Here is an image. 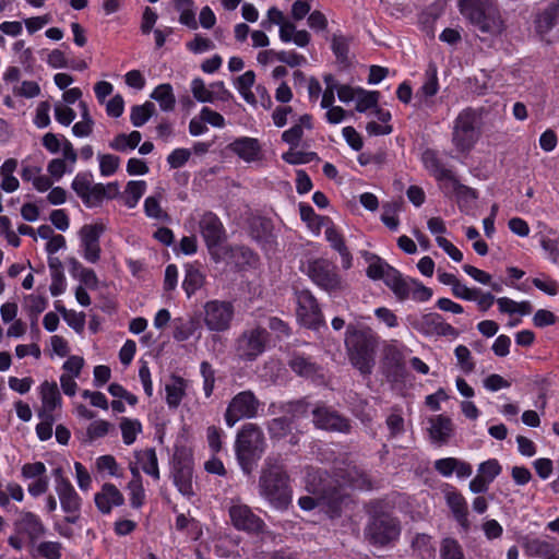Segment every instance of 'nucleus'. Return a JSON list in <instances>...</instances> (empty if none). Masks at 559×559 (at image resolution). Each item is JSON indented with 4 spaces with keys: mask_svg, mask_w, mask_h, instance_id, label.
Listing matches in <instances>:
<instances>
[{
    "mask_svg": "<svg viewBox=\"0 0 559 559\" xmlns=\"http://www.w3.org/2000/svg\"><path fill=\"white\" fill-rule=\"evenodd\" d=\"M361 257L368 263L367 276L371 280H382L399 300L413 299L418 302L428 301L432 290L419 281L404 277L396 269L383 259L369 251H361Z\"/></svg>",
    "mask_w": 559,
    "mask_h": 559,
    "instance_id": "1",
    "label": "nucleus"
},
{
    "mask_svg": "<svg viewBox=\"0 0 559 559\" xmlns=\"http://www.w3.org/2000/svg\"><path fill=\"white\" fill-rule=\"evenodd\" d=\"M361 257L368 263L367 276L371 280H382L399 300L413 299L418 302L428 301L432 290L419 281L404 277L396 269L383 259L369 251H361Z\"/></svg>",
    "mask_w": 559,
    "mask_h": 559,
    "instance_id": "2",
    "label": "nucleus"
},
{
    "mask_svg": "<svg viewBox=\"0 0 559 559\" xmlns=\"http://www.w3.org/2000/svg\"><path fill=\"white\" fill-rule=\"evenodd\" d=\"M457 8L466 24L481 39L500 37L507 31L498 0H457Z\"/></svg>",
    "mask_w": 559,
    "mask_h": 559,
    "instance_id": "3",
    "label": "nucleus"
},
{
    "mask_svg": "<svg viewBox=\"0 0 559 559\" xmlns=\"http://www.w3.org/2000/svg\"><path fill=\"white\" fill-rule=\"evenodd\" d=\"M345 348L349 362L362 376H370L376 365L379 340L369 329L348 325L345 334Z\"/></svg>",
    "mask_w": 559,
    "mask_h": 559,
    "instance_id": "4",
    "label": "nucleus"
},
{
    "mask_svg": "<svg viewBox=\"0 0 559 559\" xmlns=\"http://www.w3.org/2000/svg\"><path fill=\"white\" fill-rule=\"evenodd\" d=\"M259 493L275 509H286L292 502L288 476L282 465L267 457L259 478Z\"/></svg>",
    "mask_w": 559,
    "mask_h": 559,
    "instance_id": "5",
    "label": "nucleus"
},
{
    "mask_svg": "<svg viewBox=\"0 0 559 559\" xmlns=\"http://www.w3.org/2000/svg\"><path fill=\"white\" fill-rule=\"evenodd\" d=\"M481 111L472 107L462 109L453 120L451 142L459 153H469L481 136Z\"/></svg>",
    "mask_w": 559,
    "mask_h": 559,
    "instance_id": "6",
    "label": "nucleus"
},
{
    "mask_svg": "<svg viewBox=\"0 0 559 559\" xmlns=\"http://www.w3.org/2000/svg\"><path fill=\"white\" fill-rule=\"evenodd\" d=\"M264 450L265 439L262 429L252 423L245 424L238 431L235 442L237 460L245 473L252 472Z\"/></svg>",
    "mask_w": 559,
    "mask_h": 559,
    "instance_id": "7",
    "label": "nucleus"
},
{
    "mask_svg": "<svg viewBox=\"0 0 559 559\" xmlns=\"http://www.w3.org/2000/svg\"><path fill=\"white\" fill-rule=\"evenodd\" d=\"M306 488L316 497L305 496L299 498L298 504L302 510L310 511L321 503L329 504L336 509L343 500V496L336 487L330 485L329 479L323 477L320 471H311L306 476Z\"/></svg>",
    "mask_w": 559,
    "mask_h": 559,
    "instance_id": "8",
    "label": "nucleus"
},
{
    "mask_svg": "<svg viewBox=\"0 0 559 559\" xmlns=\"http://www.w3.org/2000/svg\"><path fill=\"white\" fill-rule=\"evenodd\" d=\"M304 272L320 289L328 294H336L347 288V283L340 274L335 263L326 258L308 260Z\"/></svg>",
    "mask_w": 559,
    "mask_h": 559,
    "instance_id": "9",
    "label": "nucleus"
},
{
    "mask_svg": "<svg viewBox=\"0 0 559 559\" xmlns=\"http://www.w3.org/2000/svg\"><path fill=\"white\" fill-rule=\"evenodd\" d=\"M400 534L399 520L388 512H373L365 528L366 539L374 546H386L395 542Z\"/></svg>",
    "mask_w": 559,
    "mask_h": 559,
    "instance_id": "10",
    "label": "nucleus"
},
{
    "mask_svg": "<svg viewBox=\"0 0 559 559\" xmlns=\"http://www.w3.org/2000/svg\"><path fill=\"white\" fill-rule=\"evenodd\" d=\"M55 491L61 510L66 513L64 521L75 524L80 519L83 500L71 481L62 475L61 468L55 471Z\"/></svg>",
    "mask_w": 559,
    "mask_h": 559,
    "instance_id": "11",
    "label": "nucleus"
},
{
    "mask_svg": "<svg viewBox=\"0 0 559 559\" xmlns=\"http://www.w3.org/2000/svg\"><path fill=\"white\" fill-rule=\"evenodd\" d=\"M261 405L252 391L246 390L237 393L227 405L224 416L226 425L234 427L241 419L258 417Z\"/></svg>",
    "mask_w": 559,
    "mask_h": 559,
    "instance_id": "12",
    "label": "nucleus"
},
{
    "mask_svg": "<svg viewBox=\"0 0 559 559\" xmlns=\"http://www.w3.org/2000/svg\"><path fill=\"white\" fill-rule=\"evenodd\" d=\"M203 321L210 331L224 332L230 328L235 310L230 301L210 300L204 305Z\"/></svg>",
    "mask_w": 559,
    "mask_h": 559,
    "instance_id": "13",
    "label": "nucleus"
},
{
    "mask_svg": "<svg viewBox=\"0 0 559 559\" xmlns=\"http://www.w3.org/2000/svg\"><path fill=\"white\" fill-rule=\"evenodd\" d=\"M234 527L250 534H259L265 531L264 521L253 513L251 508L239 500H231L228 509Z\"/></svg>",
    "mask_w": 559,
    "mask_h": 559,
    "instance_id": "14",
    "label": "nucleus"
},
{
    "mask_svg": "<svg viewBox=\"0 0 559 559\" xmlns=\"http://www.w3.org/2000/svg\"><path fill=\"white\" fill-rule=\"evenodd\" d=\"M266 341L267 332L264 329L245 331L237 338L236 354L242 360L252 361L264 352Z\"/></svg>",
    "mask_w": 559,
    "mask_h": 559,
    "instance_id": "15",
    "label": "nucleus"
},
{
    "mask_svg": "<svg viewBox=\"0 0 559 559\" xmlns=\"http://www.w3.org/2000/svg\"><path fill=\"white\" fill-rule=\"evenodd\" d=\"M198 225L210 254H216L225 238V228L219 217L212 212H204L200 215Z\"/></svg>",
    "mask_w": 559,
    "mask_h": 559,
    "instance_id": "16",
    "label": "nucleus"
},
{
    "mask_svg": "<svg viewBox=\"0 0 559 559\" xmlns=\"http://www.w3.org/2000/svg\"><path fill=\"white\" fill-rule=\"evenodd\" d=\"M297 317L302 325L318 329L323 324V316L316 297L310 290L297 293Z\"/></svg>",
    "mask_w": 559,
    "mask_h": 559,
    "instance_id": "17",
    "label": "nucleus"
},
{
    "mask_svg": "<svg viewBox=\"0 0 559 559\" xmlns=\"http://www.w3.org/2000/svg\"><path fill=\"white\" fill-rule=\"evenodd\" d=\"M105 229L103 223H95L84 225L79 233L82 255L90 263H96L100 258L99 238Z\"/></svg>",
    "mask_w": 559,
    "mask_h": 559,
    "instance_id": "18",
    "label": "nucleus"
},
{
    "mask_svg": "<svg viewBox=\"0 0 559 559\" xmlns=\"http://www.w3.org/2000/svg\"><path fill=\"white\" fill-rule=\"evenodd\" d=\"M414 328L426 336H449L453 338L459 336V331L436 312L423 314L416 320Z\"/></svg>",
    "mask_w": 559,
    "mask_h": 559,
    "instance_id": "19",
    "label": "nucleus"
},
{
    "mask_svg": "<svg viewBox=\"0 0 559 559\" xmlns=\"http://www.w3.org/2000/svg\"><path fill=\"white\" fill-rule=\"evenodd\" d=\"M211 257L216 263L225 262L239 269L252 265L257 260L255 254L245 246H221L216 254Z\"/></svg>",
    "mask_w": 559,
    "mask_h": 559,
    "instance_id": "20",
    "label": "nucleus"
},
{
    "mask_svg": "<svg viewBox=\"0 0 559 559\" xmlns=\"http://www.w3.org/2000/svg\"><path fill=\"white\" fill-rule=\"evenodd\" d=\"M227 148L246 163L260 162L263 157L262 146L255 138H237L228 144Z\"/></svg>",
    "mask_w": 559,
    "mask_h": 559,
    "instance_id": "21",
    "label": "nucleus"
},
{
    "mask_svg": "<svg viewBox=\"0 0 559 559\" xmlns=\"http://www.w3.org/2000/svg\"><path fill=\"white\" fill-rule=\"evenodd\" d=\"M14 527L17 534L25 535L32 544L46 532L41 519L31 511H21L19 519L14 522Z\"/></svg>",
    "mask_w": 559,
    "mask_h": 559,
    "instance_id": "22",
    "label": "nucleus"
},
{
    "mask_svg": "<svg viewBox=\"0 0 559 559\" xmlns=\"http://www.w3.org/2000/svg\"><path fill=\"white\" fill-rule=\"evenodd\" d=\"M444 498L455 521L464 531H467L471 526V522L468 520V507L466 499L454 487H449L444 490Z\"/></svg>",
    "mask_w": 559,
    "mask_h": 559,
    "instance_id": "23",
    "label": "nucleus"
},
{
    "mask_svg": "<svg viewBox=\"0 0 559 559\" xmlns=\"http://www.w3.org/2000/svg\"><path fill=\"white\" fill-rule=\"evenodd\" d=\"M78 160V153L71 142L64 144V154L60 158L51 159L47 165L48 175L59 181L64 174L72 173Z\"/></svg>",
    "mask_w": 559,
    "mask_h": 559,
    "instance_id": "24",
    "label": "nucleus"
},
{
    "mask_svg": "<svg viewBox=\"0 0 559 559\" xmlns=\"http://www.w3.org/2000/svg\"><path fill=\"white\" fill-rule=\"evenodd\" d=\"M421 162L426 170L439 182L441 189L454 177L453 171L445 167L433 150H425Z\"/></svg>",
    "mask_w": 559,
    "mask_h": 559,
    "instance_id": "25",
    "label": "nucleus"
},
{
    "mask_svg": "<svg viewBox=\"0 0 559 559\" xmlns=\"http://www.w3.org/2000/svg\"><path fill=\"white\" fill-rule=\"evenodd\" d=\"M94 502L102 514H109L112 508L124 503V497L114 484L105 483L95 493Z\"/></svg>",
    "mask_w": 559,
    "mask_h": 559,
    "instance_id": "26",
    "label": "nucleus"
},
{
    "mask_svg": "<svg viewBox=\"0 0 559 559\" xmlns=\"http://www.w3.org/2000/svg\"><path fill=\"white\" fill-rule=\"evenodd\" d=\"M445 194H454L457 205L462 212L471 210L478 198V192L467 186L462 185L454 176L443 188Z\"/></svg>",
    "mask_w": 559,
    "mask_h": 559,
    "instance_id": "27",
    "label": "nucleus"
},
{
    "mask_svg": "<svg viewBox=\"0 0 559 559\" xmlns=\"http://www.w3.org/2000/svg\"><path fill=\"white\" fill-rule=\"evenodd\" d=\"M313 423L318 428L325 430L340 432L349 430L348 420L326 407H317L313 411Z\"/></svg>",
    "mask_w": 559,
    "mask_h": 559,
    "instance_id": "28",
    "label": "nucleus"
},
{
    "mask_svg": "<svg viewBox=\"0 0 559 559\" xmlns=\"http://www.w3.org/2000/svg\"><path fill=\"white\" fill-rule=\"evenodd\" d=\"M438 91V70L435 63H429L425 71L424 83L415 94V106L418 108L428 106L430 104V98L433 97Z\"/></svg>",
    "mask_w": 559,
    "mask_h": 559,
    "instance_id": "29",
    "label": "nucleus"
},
{
    "mask_svg": "<svg viewBox=\"0 0 559 559\" xmlns=\"http://www.w3.org/2000/svg\"><path fill=\"white\" fill-rule=\"evenodd\" d=\"M173 478L175 486L182 496L187 498L194 496L193 468L189 462H176L174 465Z\"/></svg>",
    "mask_w": 559,
    "mask_h": 559,
    "instance_id": "30",
    "label": "nucleus"
},
{
    "mask_svg": "<svg viewBox=\"0 0 559 559\" xmlns=\"http://www.w3.org/2000/svg\"><path fill=\"white\" fill-rule=\"evenodd\" d=\"M41 407L38 415H53L61 407V395L56 382L44 381L39 386Z\"/></svg>",
    "mask_w": 559,
    "mask_h": 559,
    "instance_id": "31",
    "label": "nucleus"
},
{
    "mask_svg": "<svg viewBox=\"0 0 559 559\" xmlns=\"http://www.w3.org/2000/svg\"><path fill=\"white\" fill-rule=\"evenodd\" d=\"M278 37L282 43H294L300 48L307 47L311 41V35L308 31L297 29L296 25L287 20L280 25Z\"/></svg>",
    "mask_w": 559,
    "mask_h": 559,
    "instance_id": "32",
    "label": "nucleus"
},
{
    "mask_svg": "<svg viewBox=\"0 0 559 559\" xmlns=\"http://www.w3.org/2000/svg\"><path fill=\"white\" fill-rule=\"evenodd\" d=\"M429 425V435L433 441L444 443L452 435V421L444 415L431 417Z\"/></svg>",
    "mask_w": 559,
    "mask_h": 559,
    "instance_id": "33",
    "label": "nucleus"
},
{
    "mask_svg": "<svg viewBox=\"0 0 559 559\" xmlns=\"http://www.w3.org/2000/svg\"><path fill=\"white\" fill-rule=\"evenodd\" d=\"M134 456L136 464L140 465L145 474L152 476L156 480L159 479L157 455L153 448L135 451Z\"/></svg>",
    "mask_w": 559,
    "mask_h": 559,
    "instance_id": "34",
    "label": "nucleus"
},
{
    "mask_svg": "<svg viewBox=\"0 0 559 559\" xmlns=\"http://www.w3.org/2000/svg\"><path fill=\"white\" fill-rule=\"evenodd\" d=\"M187 382L180 377H171L166 384V403L169 407L176 408L181 403L186 394Z\"/></svg>",
    "mask_w": 559,
    "mask_h": 559,
    "instance_id": "35",
    "label": "nucleus"
},
{
    "mask_svg": "<svg viewBox=\"0 0 559 559\" xmlns=\"http://www.w3.org/2000/svg\"><path fill=\"white\" fill-rule=\"evenodd\" d=\"M559 7L552 2L544 11L537 14L535 27L539 34L548 33L557 23Z\"/></svg>",
    "mask_w": 559,
    "mask_h": 559,
    "instance_id": "36",
    "label": "nucleus"
},
{
    "mask_svg": "<svg viewBox=\"0 0 559 559\" xmlns=\"http://www.w3.org/2000/svg\"><path fill=\"white\" fill-rule=\"evenodd\" d=\"M526 550L531 556L551 559L554 555H558L559 545L545 539L534 538L527 543Z\"/></svg>",
    "mask_w": 559,
    "mask_h": 559,
    "instance_id": "37",
    "label": "nucleus"
},
{
    "mask_svg": "<svg viewBox=\"0 0 559 559\" xmlns=\"http://www.w3.org/2000/svg\"><path fill=\"white\" fill-rule=\"evenodd\" d=\"M151 97L159 104L160 109L164 111H170L175 108L176 98L173 87L168 83L156 86L152 92Z\"/></svg>",
    "mask_w": 559,
    "mask_h": 559,
    "instance_id": "38",
    "label": "nucleus"
},
{
    "mask_svg": "<svg viewBox=\"0 0 559 559\" xmlns=\"http://www.w3.org/2000/svg\"><path fill=\"white\" fill-rule=\"evenodd\" d=\"M204 280L205 277L199 269L192 265L187 266L182 287L188 297L193 295L203 286Z\"/></svg>",
    "mask_w": 559,
    "mask_h": 559,
    "instance_id": "39",
    "label": "nucleus"
},
{
    "mask_svg": "<svg viewBox=\"0 0 559 559\" xmlns=\"http://www.w3.org/2000/svg\"><path fill=\"white\" fill-rule=\"evenodd\" d=\"M175 8L180 13L179 22L191 29L198 28L195 21V12L193 8V0H174Z\"/></svg>",
    "mask_w": 559,
    "mask_h": 559,
    "instance_id": "40",
    "label": "nucleus"
},
{
    "mask_svg": "<svg viewBox=\"0 0 559 559\" xmlns=\"http://www.w3.org/2000/svg\"><path fill=\"white\" fill-rule=\"evenodd\" d=\"M147 185L144 180H131L127 183L124 190V204L129 209L136 206L138 202L145 193Z\"/></svg>",
    "mask_w": 559,
    "mask_h": 559,
    "instance_id": "41",
    "label": "nucleus"
},
{
    "mask_svg": "<svg viewBox=\"0 0 559 559\" xmlns=\"http://www.w3.org/2000/svg\"><path fill=\"white\" fill-rule=\"evenodd\" d=\"M440 559H466L463 547L452 537H445L440 542Z\"/></svg>",
    "mask_w": 559,
    "mask_h": 559,
    "instance_id": "42",
    "label": "nucleus"
},
{
    "mask_svg": "<svg viewBox=\"0 0 559 559\" xmlns=\"http://www.w3.org/2000/svg\"><path fill=\"white\" fill-rule=\"evenodd\" d=\"M155 106L151 102L143 105H135L131 108L130 120L134 127H142L145 124L154 112Z\"/></svg>",
    "mask_w": 559,
    "mask_h": 559,
    "instance_id": "43",
    "label": "nucleus"
},
{
    "mask_svg": "<svg viewBox=\"0 0 559 559\" xmlns=\"http://www.w3.org/2000/svg\"><path fill=\"white\" fill-rule=\"evenodd\" d=\"M120 429L124 444L130 445L136 440L138 435L142 431V425L138 419L123 417L120 421Z\"/></svg>",
    "mask_w": 559,
    "mask_h": 559,
    "instance_id": "44",
    "label": "nucleus"
},
{
    "mask_svg": "<svg viewBox=\"0 0 559 559\" xmlns=\"http://www.w3.org/2000/svg\"><path fill=\"white\" fill-rule=\"evenodd\" d=\"M255 75L253 71H247L237 78L235 86L240 95L248 102L254 103L255 97L251 92V87L254 84Z\"/></svg>",
    "mask_w": 559,
    "mask_h": 559,
    "instance_id": "45",
    "label": "nucleus"
},
{
    "mask_svg": "<svg viewBox=\"0 0 559 559\" xmlns=\"http://www.w3.org/2000/svg\"><path fill=\"white\" fill-rule=\"evenodd\" d=\"M350 38L343 35H333L332 37V51L340 63H348Z\"/></svg>",
    "mask_w": 559,
    "mask_h": 559,
    "instance_id": "46",
    "label": "nucleus"
},
{
    "mask_svg": "<svg viewBox=\"0 0 559 559\" xmlns=\"http://www.w3.org/2000/svg\"><path fill=\"white\" fill-rule=\"evenodd\" d=\"M144 212L147 217L162 222L169 219L168 214L160 206V194L150 195L144 201Z\"/></svg>",
    "mask_w": 559,
    "mask_h": 559,
    "instance_id": "47",
    "label": "nucleus"
},
{
    "mask_svg": "<svg viewBox=\"0 0 559 559\" xmlns=\"http://www.w3.org/2000/svg\"><path fill=\"white\" fill-rule=\"evenodd\" d=\"M379 92L367 91L361 88L359 95L356 97V110L358 112H366L370 109H374L379 102Z\"/></svg>",
    "mask_w": 559,
    "mask_h": 559,
    "instance_id": "48",
    "label": "nucleus"
},
{
    "mask_svg": "<svg viewBox=\"0 0 559 559\" xmlns=\"http://www.w3.org/2000/svg\"><path fill=\"white\" fill-rule=\"evenodd\" d=\"M502 472V466L497 459H489L478 465L477 474L491 484Z\"/></svg>",
    "mask_w": 559,
    "mask_h": 559,
    "instance_id": "49",
    "label": "nucleus"
},
{
    "mask_svg": "<svg viewBox=\"0 0 559 559\" xmlns=\"http://www.w3.org/2000/svg\"><path fill=\"white\" fill-rule=\"evenodd\" d=\"M290 368L302 377H312L317 372V366L309 358L294 356L289 361Z\"/></svg>",
    "mask_w": 559,
    "mask_h": 559,
    "instance_id": "50",
    "label": "nucleus"
},
{
    "mask_svg": "<svg viewBox=\"0 0 559 559\" xmlns=\"http://www.w3.org/2000/svg\"><path fill=\"white\" fill-rule=\"evenodd\" d=\"M457 365L465 373H471L475 369V362L472 358L471 350L465 345H459L454 349Z\"/></svg>",
    "mask_w": 559,
    "mask_h": 559,
    "instance_id": "51",
    "label": "nucleus"
},
{
    "mask_svg": "<svg viewBox=\"0 0 559 559\" xmlns=\"http://www.w3.org/2000/svg\"><path fill=\"white\" fill-rule=\"evenodd\" d=\"M99 171L104 177L114 175L120 165V158L112 154H98Z\"/></svg>",
    "mask_w": 559,
    "mask_h": 559,
    "instance_id": "52",
    "label": "nucleus"
},
{
    "mask_svg": "<svg viewBox=\"0 0 559 559\" xmlns=\"http://www.w3.org/2000/svg\"><path fill=\"white\" fill-rule=\"evenodd\" d=\"M95 464L98 472H107L112 477L121 476L119 465L112 455H102L96 459Z\"/></svg>",
    "mask_w": 559,
    "mask_h": 559,
    "instance_id": "53",
    "label": "nucleus"
},
{
    "mask_svg": "<svg viewBox=\"0 0 559 559\" xmlns=\"http://www.w3.org/2000/svg\"><path fill=\"white\" fill-rule=\"evenodd\" d=\"M67 142H70L67 138H64V136L59 138L57 134L50 133V132L46 133L43 136V145L51 154H57V153L61 152L63 155L64 154V144Z\"/></svg>",
    "mask_w": 559,
    "mask_h": 559,
    "instance_id": "54",
    "label": "nucleus"
},
{
    "mask_svg": "<svg viewBox=\"0 0 559 559\" xmlns=\"http://www.w3.org/2000/svg\"><path fill=\"white\" fill-rule=\"evenodd\" d=\"M103 183L92 182L85 194L82 197V202L87 207H93L103 202Z\"/></svg>",
    "mask_w": 559,
    "mask_h": 559,
    "instance_id": "55",
    "label": "nucleus"
},
{
    "mask_svg": "<svg viewBox=\"0 0 559 559\" xmlns=\"http://www.w3.org/2000/svg\"><path fill=\"white\" fill-rule=\"evenodd\" d=\"M51 267V284H50V293L52 296H59L64 293L67 283L63 272L60 267L55 266L52 263Z\"/></svg>",
    "mask_w": 559,
    "mask_h": 559,
    "instance_id": "56",
    "label": "nucleus"
},
{
    "mask_svg": "<svg viewBox=\"0 0 559 559\" xmlns=\"http://www.w3.org/2000/svg\"><path fill=\"white\" fill-rule=\"evenodd\" d=\"M267 429L271 438L280 439L289 432L290 421L285 417L274 418L267 424Z\"/></svg>",
    "mask_w": 559,
    "mask_h": 559,
    "instance_id": "57",
    "label": "nucleus"
},
{
    "mask_svg": "<svg viewBox=\"0 0 559 559\" xmlns=\"http://www.w3.org/2000/svg\"><path fill=\"white\" fill-rule=\"evenodd\" d=\"M191 92L193 97L200 103H212L210 86H206L204 81L195 78L191 82Z\"/></svg>",
    "mask_w": 559,
    "mask_h": 559,
    "instance_id": "58",
    "label": "nucleus"
},
{
    "mask_svg": "<svg viewBox=\"0 0 559 559\" xmlns=\"http://www.w3.org/2000/svg\"><path fill=\"white\" fill-rule=\"evenodd\" d=\"M128 489L130 491V504L132 508H140L145 498L144 488L142 486V479L131 480L128 484Z\"/></svg>",
    "mask_w": 559,
    "mask_h": 559,
    "instance_id": "59",
    "label": "nucleus"
},
{
    "mask_svg": "<svg viewBox=\"0 0 559 559\" xmlns=\"http://www.w3.org/2000/svg\"><path fill=\"white\" fill-rule=\"evenodd\" d=\"M92 182L93 175L91 173H79L73 178L71 188L78 194V197L82 199Z\"/></svg>",
    "mask_w": 559,
    "mask_h": 559,
    "instance_id": "60",
    "label": "nucleus"
},
{
    "mask_svg": "<svg viewBox=\"0 0 559 559\" xmlns=\"http://www.w3.org/2000/svg\"><path fill=\"white\" fill-rule=\"evenodd\" d=\"M62 546L59 542H43L38 545V554L46 559H60Z\"/></svg>",
    "mask_w": 559,
    "mask_h": 559,
    "instance_id": "61",
    "label": "nucleus"
},
{
    "mask_svg": "<svg viewBox=\"0 0 559 559\" xmlns=\"http://www.w3.org/2000/svg\"><path fill=\"white\" fill-rule=\"evenodd\" d=\"M383 361L390 368L400 369L403 366V355L396 346L389 345L384 349Z\"/></svg>",
    "mask_w": 559,
    "mask_h": 559,
    "instance_id": "62",
    "label": "nucleus"
},
{
    "mask_svg": "<svg viewBox=\"0 0 559 559\" xmlns=\"http://www.w3.org/2000/svg\"><path fill=\"white\" fill-rule=\"evenodd\" d=\"M84 364H85V361H84L83 357L76 356V355L70 356L63 362V366H62L63 373L62 374H68V376L78 378L81 374Z\"/></svg>",
    "mask_w": 559,
    "mask_h": 559,
    "instance_id": "63",
    "label": "nucleus"
},
{
    "mask_svg": "<svg viewBox=\"0 0 559 559\" xmlns=\"http://www.w3.org/2000/svg\"><path fill=\"white\" fill-rule=\"evenodd\" d=\"M386 426L392 438L404 433L405 427L402 414L400 412L393 411L386 418Z\"/></svg>",
    "mask_w": 559,
    "mask_h": 559,
    "instance_id": "64",
    "label": "nucleus"
}]
</instances>
